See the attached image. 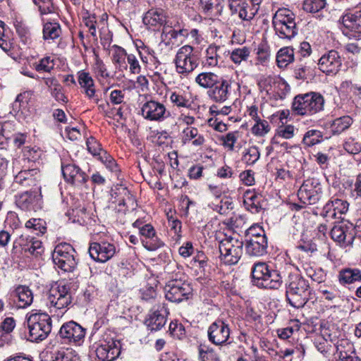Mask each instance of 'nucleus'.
Returning a JSON list of instances; mask_svg holds the SVG:
<instances>
[{
    "label": "nucleus",
    "instance_id": "nucleus-63",
    "mask_svg": "<svg viewBox=\"0 0 361 361\" xmlns=\"http://www.w3.org/2000/svg\"><path fill=\"white\" fill-rule=\"evenodd\" d=\"M170 101L178 107H188L190 101L180 92H172L170 96Z\"/></svg>",
    "mask_w": 361,
    "mask_h": 361
},
{
    "label": "nucleus",
    "instance_id": "nucleus-36",
    "mask_svg": "<svg viewBox=\"0 0 361 361\" xmlns=\"http://www.w3.org/2000/svg\"><path fill=\"white\" fill-rule=\"evenodd\" d=\"M221 77L213 72H202L195 77V81L202 88L211 90Z\"/></svg>",
    "mask_w": 361,
    "mask_h": 361
},
{
    "label": "nucleus",
    "instance_id": "nucleus-42",
    "mask_svg": "<svg viewBox=\"0 0 361 361\" xmlns=\"http://www.w3.org/2000/svg\"><path fill=\"white\" fill-rule=\"evenodd\" d=\"M61 33L60 25L56 22H47L43 27V38L45 40H54Z\"/></svg>",
    "mask_w": 361,
    "mask_h": 361
},
{
    "label": "nucleus",
    "instance_id": "nucleus-9",
    "mask_svg": "<svg viewBox=\"0 0 361 361\" xmlns=\"http://www.w3.org/2000/svg\"><path fill=\"white\" fill-rule=\"evenodd\" d=\"M165 298L167 300L180 303L188 300L192 295L191 286L182 280L169 281L164 287Z\"/></svg>",
    "mask_w": 361,
    "mask_h": 361
},
{
    "label": "nucleus",
    "instance_id": "nucleus-40",
    "mask_svg": "<svg viewBox=\"0 0 361 361\" xmlns=\"http://www.w3.org/2000/svg\"><path fill=\"white\" fill-rule=\"evenodd\" d=\"M353 123V119L349 116H344L334 120L330 126L333 134H341L347 130Z\"/></svg>",
    "mask_w": 361,
    "mask_h": 361
},
{
    "label": "nucleus",
    "instance_id": "nucleus-62",
    "mask_svg": "<svg viewBox=\"0 0 361 361\" xmlns=\"http://www.w3.org/2000/svg\"><path fill=\"white\" fill-rule=\"evenodd\" d=\"M169 333L173 338L182 339L185 335V327L182 324L171 322L169 325Z\"/></svg>",
    "mask_w": 361,
    "mask_h": 361
},
{
    "label": "nucleus",
    "instance_id": "nucleus-54",
    "mask_svg": "<svg viewBox=\"0 0 361 361\" xmlns=\"http://www.w3.org/2000/svg\"><path fill=\"white\" fill-rule=\"evenodd\" d=\"M140 57L143 63H148L149 56H153L154 51L149 47L145 45L143 42L138 41L135 44Z\"/></svg>",
    "mask_w": 361,
    "mask_h": 361
},
{
    "label": "nucleus",
    "instance_id": "nucleus-24",
    "mask_svg": "<svg viewBox=\"0 0 361 361\" xmlns=\"http://www.w3.org/2000/svg\"><path fill=\"white\" fill-rule=\"evenodd\" d=\"M32 93L30 91H25L19 94L14 102L12 104V109L19 118L25 120L27 122L31 118L32 110L30 104Z\"/></svg>",
    "mask_w": 361,
    "mask_h": 361
},
{
    "label": "nucleus",
    "instance_id": "nucleus-57",
    "mask_svg": "<svg viewBox=\"0 0 361 361\" xmlns=\"http://www.w3.org/2000/svg\"><path fill=\"white\" fill-rule=\"evenodd\" d=\"M238 132L233 131L229 132L226 135H222L220 140L222 141V145L224 147L230 151L234 150V145L238 140Z\"/></svg>",
    "mask_w": 361,
    "mask_h": 361
},
{
    "label": "nucleus",
    "instance_id": "nucleus-44",
    "mask_svg": "<svg viewBox=\"0 0 361 361\" xmlns=\"http://www.w3.org/2000/svg\"><path fill=\"white\" fill-rule=\"evenodd\" d=\"M231 61L237 65H240L241 62L246 61L250 54V49L247 47H243L233 49L229 52Z\"/></svg>",
    "mask_w": 361,
    "mask_h": 361
},
{
    "label": "nucleus",
    "instance_id": "nucleus-21",
    "mask_svg": "<svg viewBox=\"0 0 361 361\" xmlns=\"http://www.w3.org/2000/svg\"><path fill=\"white\" fill-rule=\"evenodd\" d=\"M343 32L350 37L361 39V11L345 13L341 18Z\"/></svg>",
    "mask_w": 361,
    "mask_h": 361
},
{
    "label": "nucleus",
    "instance_id": "nucleus-58",
    "mask_svg": "<svg viewBox=\"0 0 361 361\" xmlns=\"http://www.w3.org/2000/svg\"><path fill=\"white\" fill-rule=\"evenodd\" d=\"M49 82H51V85H54V87L51 88V95L57 101H64L65 96L62 92V87L57 82L56 80H55L54 78H47L45 80V83L47 85H49Z\"/></svg>",
    "mask_w": 361,
    "mask_h": 361
},
{
    "label": "nucleus",
    "instance_id": "nucleus-15",
    "mask_svg": "<svg viewBox=\"0 0 361 361\" xmlns=\"http://www.w3.org/2000/svg\"><path fill=\"white\" fill-rule=\"evenodd\" d=\"M322 186L314 178L305 180L298 191V197L305 204H314L321 197Z\"/></svg>",
    "mask_w": 361,
    "mask_h": 361
},
{
    "label": "nucleus",
    "instance_id": "nucleus-25",
    "mask_svg": "<svg viewBox=\"0 0 361 361\" xmlns=\"http://www.w3.org/2000/svg\"><path fill=\"white\" fill-rule=\"evenodd\" d=\"M342 65L340 54L336 50H331L324 54L319 60L318 66L320 71L326 74H335Z\"/></svg>",
    "mask_w": 361,
    "mask_h": 361
},
{
    "label": "nucleus",
    "instance_id": "nucleus-19",
    "mask_svg": "<svg viewBox=\"0 0 361 361\" xmlns=\"http://www.w3.org/2000/svg\"><path fill=\"white\" fill-rule=\"evenodd\" d=\"M209 341L216 345L226 344L229 339L231 330L229 326L222 319H217L209 327Z\"/></svg>",
    "mask_w": 361,
    "mask_h": 361
},
{
    "label": "nucleus",
    "instance_id": "nucleus-6",
    "mask_svg": "<svg viewBox=\"0 0 361 361\" xmlns=\"http://www.w3.org/2000/svg\"><path fill=\"white\" fill-rule=\"evenodd\" d=\"M55 266L64 272H72L77 267L76 252L73 247L66 243L58 244L51 255Z\"/></svg>",
    "mask_w": 361,
    "mask_h": 361
},
{
    "label": "nucleus",
    "instance_id": "nucleus-49",
    "mask_svg": "<svg viewBox=\"0 0 361 361\" xmlns=\"http://www.w3.org/2000/svg\"><path fill=\"white\" fill-rule=\"evenodd\" d=\"M326 0H305L302 4L304 11L315 13L325 8Z\"/></svg>",
    "mask_w": 361,
    "mask_h": 361
},
{
    "label": "nucleus",
    "instance_id": "nucleus-55",
    "mask_svg": "<svg viewBox=\"0 0 361 361\" xmlns=\"http://www.w3.org/2000/svg\"><path fill=\"white\" fill-rule=\"evenodd\" d=\"M54 67V59L50 56L41 59L39 62L35 63V68L38 72H50Z\"/></svg>",
    "mask_w": 361,
    "mask_h": 361
},
{
    "label": "nucleus",
    "instance_id": "nucleus-48",
    "mask_svg": "<svg viewBox=\"0 0 361 361\" xmlns=\"http://www.w3.org/2000/svg\"><path fill=\"white\" fill-rule=\"evenodd\" d=\"M93 69L96 77L99 80H107L110 78V73L107 71L106 65L104 63L102 59L98 56L95 59V62L93 66Z\"/></svg>",
    "mask_w": 361,
    "mask_h": 361
},
{
    "label": "nucleus",
    "instance_id": "nucleus-4",
    "mask_svg": "<svg viewBox=\"0 0 361 361\" xmlns=\"http://www.w3.org/2000/svg\"><path fill=\"white\" fill-rule=\"evenodd\" d=\"M27 323L32 341L38 342L44 340L51 331V318L46 312H32L27 315Z\"/></svg>",
    "mask_w": 361,
    "mask_h": 361
},
{
    "label": "nucleus",
    "instance_id": "nucleus-22",
    "mask_svg": "<svg viewBox=\"0 0 361 361\" xmlns=\"http://www.w3.org/2000/svg\"><path fill=\"white\" fill-rule=\"evenodd\" d=\"M116 253L114 244L108 242L92 243L89 247L90 256L96 262H106Z\"/></svg>",
    "mask_w": 361,
    "mask_h": 361
},
{
    "label": "nucleus",
    "instance_id": "nucleus-41",
    "mask_svg": "<svg viewBox=\"0 0 361 361\" xmlns=\"http://www.w3.org/2000/svg\"><path fill=\"white\" fill-rule=\"evenodd\" d=\"M112 51V62L116 66V68H127L126 63V58L128 56L126 50L117 45H114L111 49Z\"/></svg>",
    "mask_w": 361,
    "mask_h": 361
},
{
    "label": "nucleus",
    "instance_id": "nucleus-47",
    "mask_svg": "<svg viewBox=\"0 0 361 361\" xmlns=\"http://www.w3.org/2000/svg\"><path fill=\"white\" fill-rule=\"evenodd\" d=\"M25 227L32 230L36 235L44 234L47 231L46 222L42 219H31L25 223Z\"/></svg>",
    "mask_w": 361,
    "mask_h": 361
},
{
    "label": "nucleus",
    "instance_id": "nucleus-7",
    "mask_svg": "<svg viewBox=\"0 0 361 361\" xmlns=\"http://www.w3.org/2000/svg\"><path fill=\"white\" fill-rule=\"evenodd\" d=\"M243 245L238 237L225 235L219 244L221 260L229 265L237 264L243 255Z\"/></svg>",
    "mask_w": 361,
    "mask_h": 361
},
{
    "label": "nucleus",
    "instance_id": "nucleus-37",
    "mask_svg": "<svg viewBox=\"0 0 361 361\" xmlns=\"http://www.w3.org/2000/svg\"><path fill=\"white\" fill-rule=\"evenodd\" d=\"M243 202L246 209L251 213H258L262 206L260 204L261 197L255 192L247 190L243 195Z\"/></svg>",
    "mask_w": 361,
    "mask_h": 361
},
{
    "label": "nucleus",
    "instance_id": "nucleus-5",
    "mask_svg": "<svg viewBox=\"0 0 361 361\" xmlns=\"http://www.w3.org/2000/svg\"><path fill=\"white\" fill-rule=\"evenodd\" d=\"M324 97L319 93L310 92L297 95L293 102L292 109L295 114L311 116L324 108Z\"/></svg>",
    "mask_w": 361,
    "mask_h": 361
},
{
    "label": "nucleus",
    "instance_id": "nucleus-30",
    "mask_svg": "<svg viewBox=\"0 0 361 361\" xmlns=\"http://www.w3.org/2000/svg\"><path fill=\"white\" fill-rule=\"evenodd\" d=\"M245 251L250 256L259 257L267 253V240L266 237H254L245 239Z\"/></svg>",
    "mask_w": 361,
    "mask_h": 361
},
{
    "label": "nucleus",
    "instance_id": "nucleus-59",
    "mask_svg": "<svg viewBox=\"0 0 361 361\" xmlns=\"http://www.w3.org/2000/svg\"><path fill=\"white\" fill-rule=\"evenodd\" d=\"M270 130L269 123L265 120L255 121V124L252 128V133L257 136H264Z\"/></svg>",
    "mask_w": 361,
    "mask_h": 361
},
{
    "label": "nucleus",
    "instance_id": "nucleus-14",
    "mask_svg": "<svg viewBox=\"0 0 361 361\" xmlns=\"http://www.w3.org/2000/svg\"><path fill=\"white\" fill-rule=\"evenodd\" d=\"M234 86L240 88L239 84L234 80L227 77H221L216 84L207 91V96L214 102L224 103L231 97Z\"/></svg>",
    "mask_w": 361,
    "mask_h": 361
},
{
    "label": "nucleus",
    "instance_id": "nucleus-39",
    "mask_svg": "<svg viewBox=\"0 0 361 361\" xmlns=\"http://www.w3.org/2000/svg\"><path fill=\"white\" fill-rule=\"evenodd\" d=\"M294 61V51L290 47H283L279 49L276 54L277 65L281 68H286Z\"/></svg>",
    "mask_w": 361,
    "mask_h": 361
},
{
    "label": "nucleus",
    "instance_id": "nucleus-31",
    "mask_svg": "<svg viewBox=\"0 0 361 361\" xmlns=\"http://www.w3.org/2000/svg\"><path fill=\"white\" fill-rule=\"evenodd\" d=\"M168 312L164 307L160 310L151 312L145 319V324L151 331H157L164 327L166 323Z\"/></svg>",
    "mask_w": 361,
    "mask_h": 361
},
{
    "label": "nucleus",
    "instance_id": "nucleus-51",
    "mask_svg": "<svg viewBox=\"0 0 361 361\" xmlns=\"http://www.w3.org/2000/svg\"><path fill=\"white\" fill-rule=\"evenodd\" d=\"M347 54H351L355 59H352V63L354 66H357L358 60L361 57V46L357 42L348 43L344 47Z\"/></svg>",
    "mask_w": 361,
    "mask_h": 361
},
{
    "label": "nucleus",
    "instance_id": "nucleus-11",
    "mask_svg": "<svg viewBox=\"0 0 361 361\" xmlns=\"http://www.w3.org/2000/svg\"><path fill=\"white\" fill-rule=\"evenodd\" d=\"M47 300L50 307L57 310L66 308L72 301L70 286L63 282L52 286L49 291Z\"/></svg>",
    "mask_w": 361,
    "mask_h": 361
},
{
    "label": "nucleus",
    "instance_id": "nucleus-35",
    "mask_svg": "<svg viewBox=\"0 0 361 361\" xmlns=\"http://www.w3.org/2000/svg\"><path fill=\"white\" fill-rule=\"evenodd\" d=\"M14 297L18 298V308H25L30 306L33 301V295L31 290L25 286H18L14 293Z\"/></svg>",
    "mask_w": 361,
    "mask_h": 361
},
{
    "label": "nucleus",
    "instance_id": "nucleus-43",
    "mask_svg": "<svg viewBox=\"0 0 361 361\" xmlns=\"http://www.w3.org/2000/svg\"><path fill=\"white\" fill-rule=\"evenodd\" d=\"M260 157L259 148L256 146H250L245 148L242 156V161L247 165H253Z\"/></svg>",
    "mask_w": 361,
    "mask_h": 361
},
{
    "label": "nucleus",
    "instance_id": "nucleus-1",
    "mask_svg": "<svg viewBox=\"0 0 361 361\" xmlns=\"http://www.w3.org/2000/svg\"><path fill=\"white\" fill-rule=\"evenodd\" d=\"M286 296L295 308L304 307L309 300L310 287L307 280L298 274H290L286 283Z\"/></svg>",
    "mask_w": 361,
    "mask_h": 361
},
{
    "label": "nucleus",
    "instance_id": "nucleus-45",
    "mask_svg": "<svg viewBox=\"0 0 361 361\" xmlns=\"http://www.w3.org/2000/svg\"><path fill=\"white\" fill-rule=\"evenodd\" d=\"M82 22L84 23L85 27L88 28L91 35L95 40H97V22L96 15L94 13H91L89 11L85 12L82 15Z\"/></svg>",
    "mask_w": 361,
    "mask_h": 361
},
{
    "label": "nucleus",
    "instance_id": "nucleus-10",
    "mask_svg": "<svg viewBox=\"0 0 361 361\" xmlns=\"http://www.w3.org/2000/svg\"><path fill=\"white\" fill-rule=\"evenodd\" d=\"M22 161L24 164L22 166V169L15 176L14 183L24 188L32 187L35 188L41 187L39 184L40 172L38 169L33 167L35 162L30 161L27 159H23Z\"/></svg>",
    "mask_w": 361,
    "mask_h": 361
},
{
    "label": "nucleus",
    "instance_id": "nucleus-50",
    "mask_svg": "<svg viewBox=\"0 0 361 361\" xmlns=\"http://www.w3.org/2000/svg\"><path fill=\"white\" fill-rule=\"evenodd\" d=\"M322 139V132L317 130H310L304 135L302 142L307 147H312L319 143Z\"/></svg>",
    "mask_w": 361,
    "mask_h": 361
},
{
    "label": "nucleus",
    "instance_id": "nucleus-8",
    "mask_svg": "<svg viewBox=\"0 0 361 361\" xmlns=\"http://www.w3.org/2000/svg\"><path fill=\"white\" fill-rule=\"evenodd\" d=\"M194 47L185 44L180 47L175 56L173 63L176 72L182 76L191 73L199 65V60L194 54Z\"/></svg>",
    "mask_w": 361,
    "mask_h": 361
},
{
    "label": "nucleus",
    "instance_id": "nucleus-16",
    "mask_svg": "<svg viewBox=\"0 0 361 361\" xmlns=\"http://www.w3.org/2000/svg\"><path fill=\"white\" fill-rule=\"evenodd\" d=\"M86 330L74 321L64 323L59 331V336L66 343L80 345L83 343Z\"/></svg>",
    "mask_w": 361,
    "mask_h": 361
},
{
    "label": "nucleus",
    "instance_id": "nucleus-61",
    "mask_svg": "<svg viewBox=\"0 0 361 361\" xmlns=\"http://www.w3.org/2000/svg\"><path fill=\"white\" fill-rule=\"evenodd\" d=\"M343 148L349 154H357L361 152V144L350 137L344 142Z\"/></svg>",
    "mask_w": 361,
    "mask_h": 361
},
{
    "label": "nucleus",
    "instance_id": "nucleus-52",
    "mask_svg": "<svg viewBox=\"0 0 361 361\" xmlns=\"http://www.w3.org/2000/svg\"><path fill=\"white\" fill-rule=\"evenodd\" d=\"M303 269L306 274L312 279V281L322 283L325 279L324 271L321 268L314 269L310 264H305Z\"/></svg>",
    "mask_w": 361,
    "mask_h": 361
},
{
    "label": "nucleus",
    "instance_id": "nucleus-20",
    "mask_svg": "<svg viewBox=\"0 0 361 361\" xmlns=\"http://www.w3.org/2000/svg\"><path fill=\"white\" fill-rule=\"evenodd\" d=\"M228 55L229 51L224 46L211 44L204 51L202 65L206 68L220 66L224 63V56Z\"/></svg>",
    "mask_w": 361,
    "mask_h": 361
},
{
    "label": "nucleus",
    "instance_id": "nucleus-17",
    "mask_svg": "<svg viewBox=\"0 0 361 361\" xmlns=\"http://www.w3.org/2000/svg\"><path fill=\"white\" fill-rule=\"evenodd\" d=\"M97 357L101 361H114L121 353V344L109 336L100 340L95 348Z\"/></svg>",
    "mask_w": 361,
    "mask_h": 361
},
{
    "label": "nucleus",
    "instance_id": "nucleus-56",
    "mask_svg": "<svg viewBox=\"0 0 361 361\" xmlns=\"http://www.w3.org/2000/svg\"><path fill=\"white\" fill-rule=\"evenodd\" d=\"M199 356L201 361H220L214 350L205 346L200 348Z\"/></svg>",
    "mask_w": 361,
    "mask_h": 361
},
{
    "label": "nucleus",
    "instance_id": "nucleus-46",
    "mask_svg": "<svg viewBox=\"0 0 361 361\" xmlns=\"http://www.w3.org/2000/svg\"><path fill=\"white\" fill-rule=\"evenodd\" d=\"M52 361H80V358L73 350L66 348L56 352Z\"/></svg>",
    "mask_w": 361,
    "mask_h": 361
},
{
    "label": "nucleus",
    "instance_id": "nucleus-18",
    "mask_svg": "<svg viewBox=\"0 0 361 361\" xmlns=\"http://www.w3.org/2000/svg\"><path fill=\"white\" fill-rule=\"evenodd\" d=\"M142 116L149 121L162 122L169 117L170 112L165 105L155 100L145 102L141 106Z\"/></svg>",
    "mask_w": 361,
    "mask_h": 361
},
{
    "label": "nucleus",
    "instance_id": "nucleus-60",
    "mask_svg": "<svg viewBox=\"0 0 361 361\" xmlns=\"http://www.w3.org/2000/svg\"><path fill=\"white\" fill-rule=\"evenodd\" d=\"M86 145L87 150L93 156L98 157L102 154V152H104L102 149L100 143L93 137L87 138Z\"/></svg>",
    "mask_w": 361,
    "mask_h": 361
},
{
    "label": "nucleus",
    "instance_id": "nucleus-27",
    "mask_svg": "<svg viewBox=\"0 0 361 361\" xmlns=\"http://www.w3.org/2000/svg\"><path fill=\"white\" fill-rule=\"evenodd\" d=\"M348 207L346 200L333 197L324 206L322 215L331 219H341L348 212Z\"/></svg>",
    "mask_w": 361,
    "mask_h": 361
},
{
    "label": "nucleus",
    "instance_id": "nucleus-28",
    "mask_svg": "<svg viewBox=\"0 0 361 361\" xmlns=\"http://www.w3.org/2000/svg\"><path fill=\"white\" fill-rule=\"evenodd\" d=\"M139 233L143 246L149 251L157 250L164 245V243L157 235L154 228L149 224L140 228Z\"/></svg>",
    "mask_w": 361,
    "mask_h": 361
},
{
    "label": "nucleus",
    "instance_id": "nucleus-23",
    "mask_svg": "<svg viewBox=\"0 0 361 361\" xmlns=\"http://www.w3.org/2000/svg\"><path fill=\"white\" fill-rule=\"evenodd\" d=\"M65 180L76 187L82 186L88 180V176L75 164H61Z\"/></svg>",
    "mask_w": 361,
    "mask_h": 361
},
{
    "label": "nucleus",
    "instance_id": "nucleus-3",
    "mask_svg": "<svg viewBox=\"0 0 361 361\" xmlns=\"http://www.w3.org/2000/svg\"><path fill=\"white\" fill-rule=\"evenodd\" d=\"M272 24L281 39L290 40L298 34L295 14L288 8L278 9L273 16Z\"/></svg>",
    "mask_w": 361,
    "mask_h": 361
},
{
    "label": "nucleus",
    "instance_id": "nucleus-64",
    "mask_svg": "<svg viewBox=\"0 0 361 361\" xmlns=\"http://www.w3.org/2000/svg\"><path fill=\"white\" fill-rule=\"evenodd\" d=\"M233 208V203L229 198H224L220 204L216 205L214 210L220 214H226Z\"/></svg>",
    "mask_w": 361,
    "mask_h": 361
},
{
    "label": "nucleus",
    "instance_id": "nucleus-26",
    "mask_svg": "<svg viewBox=\"0 0 361 361\" xmlns=\"http://www.w3.org/2000/svg\"><path fill=\"white\" fill-rule=\"evenodd\" d=\"M180 37H187V29L176 30L171 26L164 25L161 34V42L167 47L173 49L183 44Z\"/></svg>",
    "mask_w": 361,
    "mask_h": 361
},
{
    "label": "nucleus",
    "instance_id": "nucleus-38",
    "mask_svg": "<svg viewBox=\"0 0 361 361\" xmlns=\"http://www.w3.org/2000/svg\"><path fill=\"white\" fill-rule=\"evenodd\" d=\"M224 0H200V6L204 13H216L221 15L224 8Z\"/></svg>",
    "mask_w": 361,
    "mask_h": 361
},
{
    "label": "nucleus",
    "instance_id": "nucleus-33",
    "mask_svg": "<svg viewBox=\"0 0 361 361\" xmlns=\"http://www.w3.org/2000/svg\"><path fill=\"white\" fill-rule=\"evenodd\" d=\"M181 140L183 144L191 142L195 147H202L206 142L204 135L200 133L198 129L192 126L183 129Z\"/></svg>",
    "mask_w": 361,
    "mask_h": 361
},
{
    "label": "nucleus",
    "instance_id": "nucleus-13",
    "mask_svg": "<svg viewBox=\"0 0 361 361\" xmlns=\"http://www.w3.org/2000/svg\"><path fill=\"white\" fill-rule=\"evenodd\" d=\"M16 204L24 211H37L43 206L41 187L32 188L16 195Z\"/></svg>",
    "mask_w": 361,
    "mask_h": 361
},
{
    "label": "nucleus",
    "instance_id": "nucleus-29",
    "mask_svg": "<svg viewBox=\"0 0 361 361\" xmlns=\"http://www.w3.org/2000/svg\"><path fill=\"white\" fill-rule=\"evenodd\" d=\"M353 225L350 223H341L335 225L331 230V238L343 246L352 245L353 242Z\"/></svg>",
    "mask_w": 361,
    "mask_h": 361
},
{
    "label": "nucleus",
    "instance_id": "nucleus-2",
    "mask_svg": "<svg viewBox=\"0 0 361 361\" xmlns=\"http://www.w3.org/2000/svg\"><path fill=\"white\" fill-rule=\"evenodd\" d=\"M252 282L260 288L278 289L283 280L278 270L271 269L265 262H257L252 268Z\"/></svg>",
    "mask_w": 361,
    "mask_h": 361
},
{
    "label": "nucleus",
    "instance_id": "nucleus-53",
    "mask_svg": "<svg viewBox=\"0 0 361 361\" xmlns=\"http://www.w3.org/2000/svg\"><path fill=\"white\" fill-rule=\"evenodd\" d=\"M98 159L105 165L106 168L111 172L115 173L116 174L119 172V169L116 161L106 151L102 152V154L98 156Z\"/></svg>",
    "mask_w": 361,
    "mask_h": 361
},
{
    "label": "nucleus",
    "instance_id": "nucleus-34",
    "mask_svg": "<svg viewBox=\"0 0 361 361\" xmlns=\"http://www.w3.org/2000/svg\"><path fill=\"white\" fill-rule=\"evenodd\" d=\"M143 23L149 27H160L166 23V16L163 10L152 8L143 17Z\"/></svg>",
    "mask_w": 361,
    "mask_h": 361
},
{
    "label": "nucleus",
    "instance_id": "nucleus-32",
    "mask_svg": "<svg viewBox=\"0 0 361 361\" xmlns=\"http://www.w3.org/2000/svg\"><path fill=\"white\" fill-rule=\"evenodd\" d=\"M337 278L341 286L361 282V270L357 268H343L338 271Z\"/></svg>",
    "mask_w": 361,
    "mask_h": 361
},
{
    "label": "nucleus",
    "instance_id": "nucleus-12",
    "mask_svg": "<svg viewBox=\"0 0 361 361\" xmlns=\"http://www.w3.org/2000/svg\"><path fill=\"white\" fill-rule=\"evenodd\" d=\"M12 252L16 255L37 257L43 253L44 247L42 241L21 235L13 241Z\"/></svg>",
    "mask_w": 361,
    "mask_h": 361
}]
</instances>
